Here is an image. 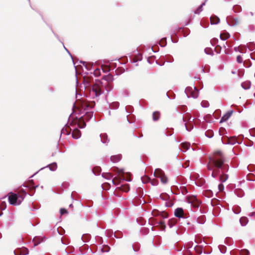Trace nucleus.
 I'll return each mask as SVG.
<instances>
[{
  "instance_id": "35",
  "label": "nucleus",
  "mask_w": 255,
  "mask_h": 255,
  "mask_svg": "<svg viewBox=\"0 0 255 255\" xmlns=\"http://www.w3.org/2000/svg\"><path fill=\"white\" fill-rule=\"evenodd\" d=\"M106 89L107 91H109L111 89V86L108 85L107 87H106Z\"/></svg>"
},
{
  "instance_id": "2",
  "label": "nucleus",
  "mask_w": 255,
  "mask_h": 255,
  "mask_svg": "<svg viewBox=\"0 0 255 255\" xmlns=\"http://www.w3.org/2000/svg\"><path fill=\"white\" fill-rule=\"evenodd\" d=\"M103 86L100 81H97L90 90V95L94 98L99 96L103 93Z\"/></svg>"
},
{
  "instance_id": "28",
  "label": "nucleus",
  "mask_w": 255,
  "mask_h": 255,
  "mask_svg": "<svg viewBox=\"0 0 255 255\" xmlns=\"http://www.w3.org/2000/svg\"><path fill=\"white\" fill-rule=\"evenodd\" d=\"M93 117V113H88L86 114L85 118L86 119L87 118H92Z\"/></svg>"
},
{
  "instance_id": "39",
  "label": "nucleus",
  "mask_w": 255,
  "mask_h": 255,
  "mask_svg": "<svg viewBox=\"0 0 255 255\" xmlns=\"http://www.w3.org/2000/svg\"><path fill=\"white\" fill-rule=\"evenodd\" d=\"M239 213V212H236L235 213L236 214H238Z\"/></svg>"
},
{
  "instance_id": "38",
  "label": "nucleus",
  "mask_w": 255,
  "mask_h": 255,
  "mask_svg": "<svg viewBox=\"0 0 255 255\" xmlns=\"http://www.w3.org/2000/svg\"><path fill=\"white\" fill-rule=\"evenodd\" d=\"M107 175H108V177H109V178L111 177V175L110 174H108Z\"/></svg>"
},
{
  "instance_id": "30",
  "label": "nucleus",
  "mask_w": 255,
  "mask_h": 255,
  "mask_svg": "<svg viewBox=\"0 0 255 255\" xmlns=\"http://www.w3.org/2000/svg\"><path fill=\"white\" fill-rule=\"evenodd\" d=\"M234 50L236 51H239L240 52H242V51L241 50V46H238V47H235L234 48Z\"/></svg>"
},
{
  "instance_id": "40",
  "label": "nucleus",
  "mask_w": 255,
  "mask_h": 255,
  "mask_svg": "<svg viewBox=\"0 0 255 255\" xmlns=\"http://www.w3.org/2000/svg\"><path fill=\"white\" fill-rule=\"evenodd\" d=\"M212 136H213V134H212L211 136H209V137H212Z\"/></svg>"
},
{
  "instance_id": "34",
  "label": "nucleus",
  "mask_w": 255,
  "mask_h": 255,
  "mask_svg": "<svg viewBox=\"0 0 255 255\" xmlns=\"http://www.w3.org/2000/svg\"><path fill=\"white\" fill-rule=\"evenodd\" d=\"M118 173H124V169H120L118 170Z\"/></svg>"
},
{
  "instance_id": "27",
  "label": "nucleus",
  "mask_w": 255,
  "mask_h": 255,
  "mask_svg": "<svg viewBox=\"0 0 255 255\" xmlns=\"http://www.w3.org/2000/svg\"><path fill=\"white\" fill-rule=\"evenodd\" d=\"M94 74L96 76H98L100 75V71L99 69H96L94 72Z\"/></svg>"
},
{
  "instance_id": "20",
  "label": "nucleus",
  "mask_w": 255,
  "mask_h": 255,
  "mask_svg": "<svg viewBox=\"0 0 255 255\" xmlns=\"http://www.w3.org/2000/svg\"><path fill=\"white\" fill-rule=\"evenodd\" d=\"M201 105L202 107H203L204 108H207L209 106V104L208 101H203L201 102Z\"/></svg>"
},
{
  "instance_id": "36",
  "label": "nucleus",
  "mask_w": 255,
  "mask_h": 255,
  "mask_svg": "<svg viewBox=\"0 0 255 255\" xmlns=\"http://www.w3.org/2000/svg\"><path fill=\"white\" fill-rule=\"evenodd\" d=\"M152 215H153V216H156V212H155V211H153L152 212Z\"/></svg>"
},
{
  "instance_id": "17",
  "label": "nucleus",
  "mask_w": 255,
  "mask_h": 255,
  "mask_svg": "<svg viewBox=\"0 0 255 255\" xmlns=\"http://www.w3.org/2000/svg\"><path fill=\"white\" fill-rule=\"evenodd\" d=\"M190 144L188 142H184L182 143V147L185 149V150L189 149Z\"/></svg>"
},
{
  "instance_id": "8",
  "label": "nucleus",
  "mask_w": 255,
  "mask_h": 255,
  "mask_svg": "<svg viewBox=\"0 0 255 255\" xmlns=\"http://www.w3.org/2000/svg\"><path fill=\"white\" fill-rule=\"evenodd\" d=\"M72 137L75 139H78L81 136V132L79 130L76 129L73 130L72 132Z\"/></svg>"
},
{
  "instance_id": "14",
  "label": "nucleus",
  "mask_w": 255,
  "mask_h": 255,
  "mask_svg": "<svg viewBox=\"0 0 255 255\" xmlns=\"http://www.w3.org/2000/svg\"><path fill=\"white\" fill-rule=\"evenodd\" d=\"M220 36L222 40H225L229 37L230 35L229 33H225L221 34Z\"/></svg>"
},
{
  "instance_id": "31",
  "label": "nucleus",
  "mask_w": 255,
  "mask_h": 255,
  "mask_svg": "<svg viewBox=\"0 0 255 255\" xmlns=\"http://www.w3.org/2000/svg\"><path fill=\"white\" fill-rule=\"evenodd\" d=\"M67 213V211L66 209L64 208H62L60 210V214L61 215H63L64 214Z\"/></svg>"
},
{
  "instance_id": "4",
  "label": "nucleus",
  "mask_w": 255,
  "mask_h": 255,
  "mask_svg": "<svg viewBox=\"0 0 255 255\" xmlns=\"http://www.w3.org/2000/svg\"><path fill=\"white\" fill-rule=\"evenodd\" d=\"M185 92L187 97H192L196 98L198 96V91L195 87H188L185 89Z\"/></svg>"
},
{
  "instance_id": "13",
  "label": "nucleus",
  "mask_w": 255,
  "mask_h": 255,
  "mask_svg": "<svg viewBox=\"0 0 255 255\" xmlns=\"http://www.w3.org/2000/svg\"><path fill=\"white\" fill-rule=\"evenodd\" d=\"M160 117V114L157 112H155L152 114V118L153 121H155L158 120Z\"/></svg>"
},
{
  "instance_id": "7",
  "label": "nucleus",
  "mask_w": 255,
  "mask_h": 255,
  "mask_svg": "<svg viewBox=\"0 0 255 255\" xmlns=\"http://www.w3.org/2000/svg\"><path fill=\"white\" fill-rule=\"evenodd\" d=\"M233 113V111L231 110L228 112L226 114H225L222 118L220 120V123H223L227 121L232 116Z\"/></svg>"
},
{
  "instance_id": "33",
  "label": "nucleus",
  "mask_w": 255,
  "mask_h": 255,
  "mask_svg": "<svg viewBox=\"0 0 255 255\" xmlns=\"http://www.w3.org/2000/svg\"><path fill=\"white\" fill-rule=\"evenodd\" d=\"M242 255H248L249 254V251L247 250H246L242 252Z\"/></svg>"
},
{
  "instance_id": "19",
  "label": "nucleus",
  "mask_w": 255,
  "mask_h": 255,
  "mask_svg": "<svg viewBox=\"0 0 255 255\" xmlns=\"http://www.w3.org/2000/svg\"><path fill=\"white\" fill-rule=\"evenodd\" d=\"M49 169L52 171H55L57 168L56 163H53L49 165Z\"/></svg>"
},
{
  "instance_id": "23",
  "label": "nucleus",
  "mask_w": 255,
  "mask_h": 255,
  "mask_svg": "<svg viewBox=\"0 0 255 255\" xmlns=\"http://www.w3.org/2000/svg\"><path fill=\"white\" fill-rule=\"evenodd\" d=\"M205 2L203 3L201 5L200 7H199V8H198L196 10L195 13H200V11H201L202 10V6H203V5H205Z\"/></svg>"
},
{
  "instance_id": "3",
  "label": "nucleus",
  "mask_w": 255,
  "mask_h": 255,
  "mask_svg": "<svg viewBox=\"0 0 255 255\" xmlns=\"http://www.w3.org/2000/svg\"><path fill=\"white\" fill-rule=\"evenodd\" d=\"M24 199L23 195H19L17 194L11 193L8 197V201L10 204L13 205H19Z\"/></svg>"
},
{
  "instance_id": "1",
  "label": "nucleus",
  "mask_w": 255,
  "mask_h": 255,
  "mask_svg": "<svg viewBox=\"0 0 255 255\" xmlns=\"http://www.w3.org/2000/svg\"><path fill=\"white\" fill-rule=\"evenodd\" d=\"M224 157L223 153L217 151L215 152L214 155L209 158V161L207 165L209 170L212 171L211 176L216 178L224 168Z\"/></svg>"
},
{
  "instance_id": "42",
  "label": "nucleus",
  "mask_w": 255,
  "mask_h": 255,
  "mask_svg": "<svg viewBox=\"0 0 255 255\" xmlns=\"http://www.w3.org/2000/svg\"><path fill=\"white\" fill-rule=\"evenodd\" d=\"M118 105V104L115 103V104H113V105Z\"/></svg>"
},
{
  "instance_id": "11",
  "label": "nucleus",
  "mask_w": 255,
  "mask_h": 255,
  "mask_svg": "<svg viewBox=\"0 0 255 255\" xmlns=\"http://www.w3.org/2000/svg\"><path fill=\"white\" fill-rule=\"evenodd\" d=\"M228 178V175L225 174L223 171H222V174L220 176V180L221 182H225Z\"/></svg>"
},
{
  "instance_id": "9",
  "label": "nucleus",
  "mask_w": 255,
  "mask_h": 255,
  "mask_svg": "<svg viewBox=\"0 0 255 255\" xmlns=\"http://www.w3.org/2000/svg\"><path fill=\"white\" fill-rule=\"evenodd\" d=\"M211 23L212 24H216L220 22V19L217 16H211L210 17Z\"/></svg>"
},
{
  "instance_id": "22",
  "label": "nucleus",
  "mask_w": 255,
  "mask_h": 255,
  "mask_svg": "<svg viewBox=\"0 0 255 255\" xmlns=\"http://www.w3.org/2000/svg\"><path fill=\"white\" fill-rule=\"evenodd\" d=\"M157 224L160 225L162 229H164L166 227V226H165L164 223L162 221L157 223Z\"/></svg>"
},
{
  "instance_id": "25",
  "label": "nucleus",
  "mask_w": 255,
  "mask_h": 255,
  "mask_svg": "<svg viewBox=\"0 0 255 255\" xmlns=\"http://www.w3.org/2000/svg\"><path fill=\"white\" fill-rule=\"evenodd\" d=\"M205 52L207 54H211L212 53V50L209 48H206L205 49Z\"/></svg>"
},
{
  "instance_id": "18",
  "label": "nucleus",
  "mask_w": 255,
  "mask_h": 255,
  "mask_svg": "<svg viewBox=\"0 0 255 255\" xmlns=\"http://www.w3.org/2000/svg\"><path fill=\"white\" fill-rule=\"evenodd\" d=\"M104 79L109 82L110 81H113V78L111 75L109 74L108 75L105 76Z\"/></svg>"
},
{
  "instance_id": "10",
  "label": "nucleus",
  "mask_w": 255,
  "mask_h": 255,
  "mask_svg": "<svg viewBox=\"0 0 255 255\" xmlns=\"http://www.w3.org/2000/svg\"><path fill=\"white\" fill-rule=\"evenodd\" d=\"M121 155L119 154L117 155L112 156L111 157V160L113 162H117L121 159Z\"/></svg>"
},
{
  "instance_id": "37",
  "label": "nucleus",
  "mask_w": 255,
  "mask_h": 255,
  "mask_svg": "<svg viewBox=\"0 0 255 255\" xmlns=\"http://www.w3.org/2000/svg\"><path fill=\"white\" fill-rule=\"evenodd\" d=\"M243 46H241V50H242V53H244V50H243Z\"/></svg>"
},
{
  "instance_id": "32",
  "label": "nucleus",
  "mask_w": 255,
  "mask_h": 255,
  "mask_svg": "<svg viewBox=\"0 0 255 255\" xmlns=\"http://www.w3.org/2000/svg\"><path fill=\"white\" fill-rule=\"evenodd\" d=\"M109 249L110 248L109 247H106L105 248L102 249L101 251L102 252H107L109 251Z\"/></svg>"
},
{
  "instance_id": "24",
  "label": "nucleus",
  "mask_w": 255,
  "mask_h": 255,
  "mask_svg": "<svg viewBox=\"0 0 255 255\" xmlns=\"http://www.w3.org/2000/svg\"><path fill=\"white\" fill-rule=\"evenodd\" d=\"M237 61L239 63H242L243 62V58L241 56L239 55L237 57Z\"/></svg>"
},
{
  "instance_id": "16",
  "label": "nucleus",
  "mask_w": 255,
  "mask_h": 255,
  "mask_svg": "<svg viewBox=\"0 0 255 255\" xmlns=\"http://www.w3.org/2000/svg\"><path fill=\"white\" fill-rule=\"evenodd\" d=\"M101 141L103 143H106L107 139V135L106 134H101L100 135Z\"/></svg>"
},
{
  "instance_id": "21",
  "label": "nucleus",
  "mask_w": 255,
  "mask_h": 255,
  "mask_svg": "<svg viewBox=\"0 0 255 255\" xmlns=\"http://www.w3.org/2000/svg\"><path fill=\"white\" fill-rule=\"evenodd\" d=\"M189 202L191 203L192 204V206L195 208L199 207V204H200L199 202L198 201H196V202L195 203H194L193 201V202L189 201Z\"/></svg>"
},
{
  "instance_id": "5",
  "label": "nucleus",
  "mask_w": 255,
  "mask_h": 255,
  "mask_svg": "<svg viewBox=\"0 0 255 255\" xmlns=\"http://www.w3.org/2000/svg\"><path fill=\"white\" fill-rule=\"evenodd\" d=\"M154 176L155 177L159 178L161 182L163 184H166L168 181V179L165 176L164 173L160 169L158 168L155 170L154 172Z\"/></svg>"
},
{
  "instance_id": "29",
  "label": "nucleus",
  "mask_w": 255,
  "mask_h": 255,
  "mask_svg": "<svg viewBox=\"0 0 255 255\" xmlns=\"http://www.w3.org/2000/svg\"><path fill=\"white\" fill-rule=\"evenodd\" d=\"M224 185L222 184H220L218 185V189L220 191H223L224 190Z\"/></svg>"
},
{
  "instance_id": "26",
  "label": "nucleus",
  "mask_w": 255,
  "mask_h": 255,
  "mask_svg": "<svg viewBox=\"0 0 255 255\" xmlns=\"http://www.w3.org/2000/svg\"><path fill=\"white\" fill-rule=\"evenodd\" d=\"M129 190V187L128 186V185L127 184L125 186H124L123 189H122V190H123L124 192H128V191Z\"/></svg>"
},
{
  "instance_id": "6",
  "label": "nucleus",
  "mask_w": 255,
  "mask_h": 255,
  "mask_svg": "<svg viewBox=\"0 0 255 255\" xmlns=\"http://www.w3.org/2000/svg\"><path fill=\"white\" fill-rule=\"evenodd\" d=\"M174 215L179 218H184V211L182 208H178L175 210Z\"/></svg>"
},
{
  "instance_id": "41",
  "label": "nucleus",
  "mask_w": 255,
  "mask_h": 255,
  "mask_svg": "<svg viewBox=\"0 0 255 255\" xmlns=\"http://www.w3.org/2000/svg\"><path fill=\"white\" fill-rule=\"evenodd\" d=\"M121 179H123V180L124 179V178L122 177H121Z\"/></svg>"
},
{
  "instance_id": "15",
  "label": "nucleus",
  "mask_w": 255,
  "mask_h": 255,
  "mask_svg": "<svg viewBox=\"0 0 255 255\" xmlns=\"http://www.w3.org/2000/svg\"><path fill=\"white\" fill-rule=\"evenodd\" d=\"M237 142L239 143V142H238L236 140V138L231 137V138H229L228 143L230 144H234Z\"/></svg>"
},
{
  "instance_id": "12",
  "label": "nucleus",
  "mask_w": 255,
  "mask_h": 255,
  "mask_svg": "<svg viewBox=\"0 0 255 255\" xmlns=\"http://www.w3.org/2000/svg\"><path fill=\"white\" fill-rule=\"evenodd\" d=\"M248 218L245 217H242L240 220V223L243 226H246L248 223Z\"/></svg>"
}]
</instances>
